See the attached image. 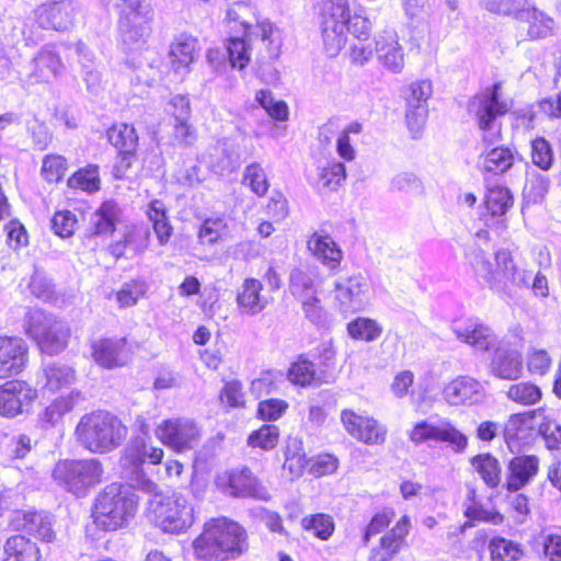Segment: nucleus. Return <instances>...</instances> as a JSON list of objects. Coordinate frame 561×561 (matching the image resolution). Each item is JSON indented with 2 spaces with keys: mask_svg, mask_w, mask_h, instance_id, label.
<instances>
[{
  "mask_svg": "<svg viewBox=\"0 0 561 561\" xmlns=\"http://www.w3.org/2000/svg\"><path fill=\"white\" fill-rule=\"evenodd\" d=\"M45 377L44 388L49 391H59L69 388L76 380L73 368L59 364H50L43 367Z\"/></svg>",
  "mask_w": 561,
  "mask_h": 561,
  "instance_id": "nucleus-52",
  "label": "nucleus"
},
{
  "mask_svg": "<svg viewBox=\"0 0 561 561\" xmlns=\"http://www.w3.org/2000/svg\"><path fill=\"white\" fill-rule=\"evenodd\" d=\"M501 90L502 83L495 82L473 94L468 102V112L483 133L482 140L486 145L502 139V124L499 119L511 111V102L501 98Z\"/></svg>",
  "mask_w": 561,
  "mask_h": 561,
  "instance_id": "nucleus-6",
  "label": "nucleus"
},
{
  "mask_svg": "<svg viewBox=\"0 0 561 561\" xmlns=\"http://www.w3.org/2000/svg\"><path fill=\"white\" fill-rule=\"evenodd\" d=\"M55 482L77 497H84L104 480V466L98 458L61 459L53 469Z\"/></svg>",
  "mask_w": 561,
  "mask_h": 561,
  "instance_id": "nucleus-8",
  "label": "nucleus"
},
{
  "mask_svg": "<svg viewBox=\"0 0 561 561\" xmlns=\"http://www.w3.org/2000/svg\"><path fill=\"white\" fill-rule=\"evenodd\" d=\"M191 547L197 561H234L249 551V533L238 520L216 516L203 523Z\"/></svg>",
  "mask_w": 561,
  "mask_h": 561,
  "instance_id": "nucleus-2",
  "label": "nucleus"
},
{
  "mask_svg": "<svg viewBox=\"0 0 561 561\" xmlns=\"http://www.w3.org/2000/svg\"><path fill=\"white\" fill-rule=\"evenodd\" d=\"M164 451L161 447H148L145 439H134L123 453L127 466L140 468L146 462L157 466L162 462Z\"/></svg>",
  "mask_w": 561,
  "mask_h": 561,
  "instance_id": "nucleus-37",
  "label": "nucleus"
},
{
  "mask_svg": "<svg viewBox=\"0 0 561 561\" xmlns=\"http://www.w3.org/2000/svg\"><path fill=\"white\" fill-rule=\"evenodd\" d=\"M279 439V426L272 423H264L256 430L250 432L247 437V444L252 449L270 451L278 446Z\"/></svg>",
  "mask_w": 561,
  "mask_h": 561,
  "instance_id": "nucleus-51",
  "label": "nucleus"
},
{
  "mask_svg": "<svg viewBox=\"0 0 561 561\" xmlns=\"http://www.w3.org/2000/svg\"><path fill=\"white\" fill-rule=\"evenodd\" d=\"M8 527L19 534L27 533L43 542H51L56 537L50 522L36 510H13Z\"/></svg>",
  "mask_w": 561,
  "mask_h": 561,
  "instance_id": "nucleus-24",
  "label": "nucleus"
},
{
  "mask_svg": "<svg viewBox=\"0 0 561 561\" xmlns=\"http://www.w3.org/2000/svg\"><path fill=\"white\" fill-rule=\"evenodd\" d=\"M78 393L70 392L55 398L47 404L37 416V421L43 428H53L60 424L66 414L75 409Z\"/></svg>",
  "mask_w": 561,
  "mask_h": 561,
  "instance_id": "nucleus-38",
  "label": "nucleus"
},
{
  "mask_svg": "<svg viewBox=\"0 0 561 561\" xmlns=\"http://www.w3.org/2000/svg\"><path fill=\"white\" fill-rule=\"evenodd\" d=\"M283 454V469L288 472L291 479H298L307 472L309 457L306 454L301 437L287 436Z\"/></svg>",
  "mask_w": 561,
  "mask_h": 561,
  "instance_id": "nucleus-34",
  "label": "nucleus"
},
{
  "mask_svg": "<svg viewBox=\"0 0 561 561\" xmlns=\"http://www.w3.org/2000/svg\"><path fill=\"white\" fill-rule=\"evenodd\" d=\"M24 330L38 350L48 355L64 351L70 336V330L62 321L37 309L26 313Z\"/></svg>",
  "mask_w": 561,
  "mask_h": 561,
  "instance_id": "nucleus-10",
  "label": "nucleus"
},
{
  "mask_svg": "<svg viewBox=\"0 0 561 561\" xmlns=\"http://www.w3.org/2000/svg\"><path fill=\"white\" fill-rule=\"evenodd\" d=\"M255 101L265 110L266 114L274 121L285 122L288 119L289 111L285 101H275L272 91L261 89L255 94Z\"/></svg>",
  "mask_w": 561,
  "mask_h": 561,
  "instance_id": "nucleus-60",
  "label": "nucleus"
},
{
  "mask_svg": "<svg viewBox=\"0 0 561 561\" xmlns=\"http://www.w3.org/2000/svg\"><path fill=\"white\" fill-rule=\"evenodd\" d=\"M2 561H43L41 548L24 534L9 536L3 543Z\"/></svg>",
  "mask_w": 561,
  "mask_h": 561,
  "instance_id": "nucleus-32",
  "label": "nucleus"
},
{
  "mask_svg": "<svg viewBox=\"0 0 561 561\" xmlns=\"http://www.w3.org/2000/svg\"><path fill=\"white\" fill-rule=\"evenodd\" d=\"M514 205V196L508 187L495 184L486 188L480 219L488 225L490 219L503 217Z\"/></svg>",
  "mask_w": 561,
  "mask_h": 561,
  "instance_id": "nucleus-30",
  "label": "nucleus"
},
{
  "mask_svg": "<svg viewBox=\"0 0 561 561\" xmlns=\"http://www.w3.org/2000/svg\"><path fill=\"white\" fill-rule=\"evenodd\" d=\"M242 184L257 197H264L270 188L267 174L260 162H252L244 168Z\"/></svg>",
  "mask_w": 561,
  "mask_h": 561,
  "instance_id": "nucleus-57",
  "label": "nucleus"
},
{
  "mask_svg": "<svg viewBox=\"0 0 561 561\" xmlns=\"http://www.w3.org/2000/svg\"><path fill=\"white\" fill-rule=\"evenodd\" d=\"M157 438L174 453L193 449L201 438L196 423L187 419H167L156 428Z\"/></svg>",
  "mask_w": 561,
  "mask_h": 561,
  "instance_id": "nucleus-17",
  "label": "nucleus"
},
{
  "mask_svg": "<svg viewBox=\"0 0 561 561\" xmlns=\"http://www.w3.org/2000/svg\"><path fill=\"white\" fill-rule=\"evenodd\" d=\"M495 265L486 264L485 274L489 282H497L506 285L507 283L518 286H526L525 276L517 278L518 268L514 262L512 252L507 249H501L494 255Z\"/></svg>",
  "mask_w": 561,
  "mask_h": 561,
  "instance_id": "nucleus-28",
  "label": "nucleus"
},
{
  "mask_svg": "<svg viewBox=\"0 0 561 561\" xmlns=\"http://www.w3.org/2000/svg\"><path fill=\"white\" fill-rule=\"evenodd\" d=\"M289 288L291 294L301 300L306 312H310L320 301L316 296L314 283L308 271L294 268L289 276Z\"/></svg>",
  "mask_w": 561,
  "mask_h": 561,
  "instance_id": "nucleus-39",
  "label": "nucleus"
},
{
  "mask_svg": "<svg viewBox=\"0 0 561 561\" xmlns=\"http://www.w3.org/2000/svg\"><path fill=\"white\" fill-rule=\"evenodd\" d=\"M367 284L362 275H352L334 285L335 299L341 306H353L363 302Z\"/></svg>",
  "mask_w": 561,
  "mask_h": 561,
  "instance_id": "nucleus-44",
  "label": "nucleus"
},
{
  "mask_svg": "<svg viewBox=\"0 0 561 561\" xmlns=\"http://www.w3.org/2000/svg\"><path fill=\"white\" fill-rule=\"evenodd\" d=\"M545 412L543 408L522 411L510 415L502 434L510 449L520 448L536 435V419Z\"/></svg>",
  "mask_w": 561,
  "mask_h": 561,
  "instance_id": "nucleus-23",
  "label": "nucleus"
},
{
  "mask_svg": "<svg viewBox=\"0 0 561 561\" xmlns=\"http://www.w3.org/2000/svg\"><path fill=\"white\" fill-rule=\"evenodd\" d=\"M153 519L164 533L181 534L193 523V508L184 499L169 496L154 506Z\"/></svg>",
  "mask_w": 561,
  "mask_h": 561,
  "instance_id": "nucleus-18",
  "label": "nucleus"
},
{
  "mask_svg": "<svg viewBox=\"0 0 561 561\" xmlns=\"http://www.w3.org/2000/svg\"><path fill=\"white\" fill-rule=\"evenodd\" d=\"M477 490L470 489L468 492L469 503L466 505L463 515L470 522H483L493 525H501L504 522V515L495 510H486L477 499Z\"/></svg>",
  "mask_w": 561,
  "mask_h": 561,
  "instance_id": "nucleus-53",
  "label": "nucleus"
},
{
  "mask_svg": "<svg viewBox=\"0 0 561 561\" xmlns=\"http://www.w3.org/2000/svg\"><path fill=\"white\" fill-rule=\"evenodd\" d=\"M301 529L313 538L328 541L336 529L334 517L328 513H312L304 516L300 520Z\"/></svg>",
  "mask_w": 561,
  "mask_h": 561,
  "instance_id": "nucleus-45",
  "label": "nucleus"
},
{
  "mask_svg": "<svg viewBox=\"0 0 561 561\" xmlns=\"http://www.w3.org/2000/svg\"><path fill=\"white\" fill-rule=\"evenodd\" d=\"M151 244L150 228L140 224H130L125 226L124 232L118 240L107 245V253L115 260L127 259L128 253L131 255L144 254Z\"/></svg>",
  "mask_w": 561,
  "mask_h": 561,
  "instance_id": "nucleus-22",
  "label": "nucleus"
},
{
  "mask_svg": "<svg viewBox=\"0 0 561 561\" xmlns=\"http://www.w3.org/2000/svg\"><path fill=\"white\" fill-rule=\"evenodd\" d=\"M137 496L121 483L107 484L95 497L91 516L94 525L104 531L125 527L138 511Z\"/></svg>",
  "mask_w": 561,
  "mask_h": 561,
  "instance_id": "nucleus-5",
  "label": "nucleus"
},
{
  "mask_svg": "<svg viewBox=\"0 0 561 561\" xmlns=\"http://www.w3.org/2000/svg\"><path fill=\"white\" fill-rule=\"evenodd\" d=\"M456 336L462 342L481 351L491 347L489 329L476 321H468L454 328Z\"/></svg>",
  "mask_w": 561,
  "mask_h": 561,
  "instance_id": "nucleus-48",
  "label": "nucleus"
},
{
  "mask_svg": "<svg viewBox=\"0 0 561 561\" xmlns=\"http://www.w3.org/2000/svg\"><path fill=\"white\" fill-rule=\"evenodd\" d=\"M491 561H519L525 556L522 543L502 536H494L488 543Z\"/></svg>",
  "mask_w": 561,
  "mask_h": 561,
  "instance_id": "nucleus-47",
  "label": "nucleus"
},
{
  "mask_svg": "<svg viewBox=\"0 0 561 561\" xmlns=\"http://www.w3.org/2000/svg\"><path fill=\"white\" fill-rule=\"evenodd\" d=\"M516 159L515 149L500 145L484 149L479 154L477 168L484 179H494L506 174L516 163Z\"/></svg>",
  "mask_w": 561,
  "mask_h": 561,
  "instance_id": "nucleus-25",
  "label": "nucleus"
},
{
  "mask_svg": "<svg viewBox=\"0 0 561 561\" xmlns=\"http://www.w3.org/2000/svg\"><path fill=\"white\" fill-rule=\"evenodd\" d=\"M345 164L331 159L319 169L318 185L329 192H335L346 180Z\"/></svg>",
  "mask_w": 561,
  "mask_h": 561,
  "instance_id": "nucleus-54",
  "label": "nucleus"
},
{
  "mask_svg": "<svg viewBox=\"0 0 561 561\" xmlns=\"http://www.w3.org/2000/svg\"><path fill=\"white\" fill-rule=\"evenodd\" d=\"M229 236V226L224 217H208L201 224L197 238L201 244L222 243Z\"/></svg>",
  "mask_w": 561,
  "mask_h": 561,
  "instance_id": "nucleus-49",
  "label": "nucleus"
},
{
  "mask_svg": "<svg viewBox=\"0 0 561 561\" xmlns=\"http://www.w3.org/2000/svg\"><path fill=\"white\" fill-rule=\"evenodd\" d=\"M198 50V39L192 35L182 34L171 43L169 57L173 70L188 69L194 62Z\"/></svg>",
  "mask_w": 561,
  "mask_h": 561,
  "instance_id": "nucleus-36",
  "label": "nucleus"
},
{
  "mask_svg": "<svg viewBox=\"0 0 561 561\" xmlns=\"http://www.w3.org/2000/svg\"><path fill=\"white\" fill-rule=\"evenodd\" d=\"M226 25L233 36L252 38L255 26L259 31V37L264 44V55L268 59H275L280 53V39L277 30L268 20H259L256 10L253 5L244 1L234 2L228 9L226 14Z\"/></svg>",
  "mask_w": 561,
  "mask_h": 561,
  "instance_id": "nucleus-7",
  "label": "nucleus"
},
{
  "mask_svg": "<svg viewBox=\"0 0 561 561\" xmlns=\"http://www.w3.org/2000/svg\"><path fill=\"white\" fill-rule=\"evenodd\" d=\"M317 10L323 50L335 57L351 35L348 57L353 65L363 66L377 53L378 39L373 37V24L362 5L352 14V0H319Z\"/></svg>",
  "mask_w": 561,
  "mask_h": 561,
  "instance_id": "nucleus-1",
  "label": "nucleus"
},
{
  "mask_svg": "<svg viewBox=\"0 0 561 561\" xmlns=\"http://www.w3.org/2000/svg\"><path fill=\"white\" fill-rule=\"evenodd\" d=\"M397 517V512L391 506H383L376 511L363 529L362 542L367 546L370 540L381 535L377 546L369 551L367 561H392L408 547V537L412 529L411 517L401 515L394 526L390 525Z\"/></svg>",
  "mask_w": 561,
  "mask_h": 561,
  "instance_id": "nucleus-3",
  "label": "nucleus"
},
{
  "mask_svg": "<svg viewBox=\"0 0 561 561\" xmlns=\"http://www.w3.org/2000/svg\"><path fill=\"white\" fill-rule=\"evenodd\" d=\"M377 59L387 70L399 73L404 67V53L396 36H381L378 39Z\"/></svg>",
  "mask_w": 561,
  "mask_h": 561,
  "instance_id": "nucleus-42",
  "label": "nucleus"
},
{
  "mask_svg": "<svg viewBox=\"0 0 561 561\" xmlns=\"http://www.w3.org/2000/svg\"><path fill=\"white\" fill-rule=\"evenodd\" d=\"M470 465L489 489H496L502 481V465L492 453H480L469 459Z\"/></svg>",
  "mask_w": 561,
  "mask_h": 561,
  "instance_id": "nucleus-40",
  "label": "nucleus"
},
{
  "mask_svg": "<svg viewBox=\"0 0 561 561\" xmlns=\"http://www.w3.org/2000/svg\"><path fill=\"white\" fill-rule=\"evenodd\" d=\"M38 398V389L28 380L7 379L0 385V416L15 419L31 413Z\"/></svg>",
  "mask_w": 561,
  "mask_h": 561,
  "instance_id": "nucleus-13",
  "label": "nucleus"
},
{
  "mask_svg": "<svg viewBox=\"0 0 561 561\" xmlns=\"http://www.w3.org/2000/svg\"><path fill=\"white\" fill-rule=\"evenodd\" d=\"M106 139L116 151L138 149L139 137L133 124L125 122L113 123L106 129Z\"/></svg>",
  "mask_w": 561,
  "mask_h": 561,
  "instance_id": "nucleus-46",
  "label": "nucleus"
},
{
  "mask_svg": "<svg viewBox=\"0 0 561 561\" xmlns=\"http://www.w3.org/2000/svg\"><path fill=\"white\" fill-rule=\"evenodd\" d=\"M69 169L68 160L65 156L49 153L44 156L41 167V175L48 184L60 183Z\"/></svg>",
  "mask_w": 561,
  "mask_h": 561,
  "instance_id": "nucleus-56",
  "label": "nucleus"
},
{
  "mask_svg": "<svg viewBox=\"0 0 561 561\" xmlns=\"http://www.w3.org/2000/svg\"><path fill=\"white\" fill-rule=\"evenodd\" d=\"M218 402L225 412L248 408V394L242 380L231 378L224 380L218 392Z\"/></svg>",
  "mask_w": 561,
  "mask_h": 561,
  "instance_id": "nucleus-43",
  "label": "nucleus"
},
{
  "mask_svg": "<svg viewBox=\"0 0 561 561\" xmlns=\"http://www.w3.org/2000/svg\"><path fill=\"white\" fill-rule=\"evenodd\" d=\"M135 354V345L127 336L104 335L90 343L92 360L103 369L125 367Z\"/></svg>",
  "mask_w": 561,
  "mask_h": 561,
  "instance_id": "nucleus-15",
  "label": "nucleus"
},
{
  "mask_svg": "<svg viewBox=\"0 0 561 561\" xmlns=\"http://www.w3.org/2000/svg\"><path fill=\"white\" fill-rule=\"evenodd\" d=\"M540 471V459L537 455H516L507 463L504 489L516 493L530 483Z\"/></svg>",
  "mask_w": 561,
  "mask_h": 561,
  "instance_id": "nucleus-26",
  "label": "nucleus"
},
{
  "mask_svg": "<svg viewBox=\"0 0 561 561\" xmlns=\"http://www.w3.org/2000/svg\"><path fill=\"white\" fill-rule=\"evenodd\" d=\"M288 408L289 404L284 399H264L257 403L255 416L265 423L276 422L286 413Z\"/></svg>",
  "mask_w": 561,
  "mask_h": 561,
  "instance_id": "nucleus-61",
  "label": "nucleus"
},
{
  "mask_svg": "<svg viewBox=\"0 0 561 561\" xmlns=\"http://www.w3.org/2000/svg\"><path fill=\"white\" fill-rule=\"evenodd\" d=\"M340 419L345 432L359 443L378 446L387 440V426L367 412L343 409Z\"/></svg>",
  "mask_w": 561,
  "mask_h": 561,
  "instance_id": "nucleus-16",
  "label": "nucleus"
},
{
  "mask_svg": "<svg viewBox=\"0 0 561 561\" xmlns=\"http://www.w3.org/2000/svg\"><path fill=\"white\" fill-rule=\"evenodd\" d=\"M245 38L247 37L230 36L226 44L230 66L239 70L245 69L251 60L250 46Z\"/></svg>",
  "mask_w": 561,
  "mask_h": 561,
  "instance_id": "nucleus-58",
  "label": "nucleus"
},
{
  "mask_svg": "<svg viewBox=\"0 0 561 561\" xmlns=\"http://www.w3.org/2000/svg\"><path fill=\"white\" fill-rule=\"evenodd\" d=\"M324 368H317L316 363L310 360L306 354H299L293 360L286 371L287 379L296 387L307 388L320 385L325 378Z\"/></svg>",
  "mask_w": 561,
  "mask_h": 561,
  "instance_id": "nucleus-29",
  "label": "nucleus"
},
{
  "mask_svg": "<svg viewBox=\"0 0 561 561\" xmlns=\"http://www.w3.org/2000/svg\"><path fill=\"white\" fill-rule=\"evenodd\" d=\"M118 28L125 44L145 45L152 34L153 10L146 0H121Z\"/></svg>",
  "mask_w": 561,
  "mask_h": 561,
  "instance_id": "nucleus-11",
  "label": "nucleus"
},
{
  "mask_svg": "<svg viewBox=\"0 0 561 561\" xmlns=\"http://www.w3.org/2000/svg\"><path fill=\"white\" fill-rule=\"evenodd\" d=\"M67 186L72 191H80L89 195L100 192L102 188L100 165L88 163L78 168L67 179Z\"/></svg>",
  "mask_w": 561,
  "mask_h": 561,
  "instance_id": "nucleus-41",
  "label": "nucleus"
},
{
  "mask_svg": "<svg viewBox=\"0 0 561 561\" xmlns=\"http://www.w3.org/2000/svg\"><path fill=\"white\" fill-rule=\"evenodd\" d=\"M32 14V22L25 27L23 35L27 42L36 43L42 38L41 31H70L76 24L78 8L73 0H46L36 5Z\"/></svg>",
  "mask_w": 561,
  "mask_h": 561,
  "instance_id": "nucleus-9",
  "label": "nucleus"
},
{
  "mask_svg": "<svg viewBox=\"0 0 561 561\" xmlns=\"http://www.w3.org/2000/svg\"><path fill=\"white\" fill-rule=\"evenodd\" d=\"M552 363V356L545 348H530L526 356V368L533 376H546Z\"/></svg>",
  "mask_w": 561,
  "mask_h": 561,
  "instance_id": "nucleus-63",
  "label": "nucleus"
},
{
  "mask_svg": "<svg viewBox=\"0 0 561 561\" xmlns=\"http://www.w3.org/2000/svg\"><path fill=\"white\" fill-rule=\"evenodd\" d=\"M506 397L519 405L528 407L541 401L542 391L538 385L531 381H520L508 387Z\"/></svg>",
  "mask_w": 561,
  "mask_h": 561,
  "instance_id": "nucleus-55",
  "label": "nucleus"
},
{
  "mask_svg": "<svg viewBox=\"0 0 561 561\" xmlns=\"http://www.w3.org/2000/svg\"><path fill=\"white\" fill-rule=\"evenodd\" d=\"M146 294V283L140 278H133L115 291L118 307L122 309L134 307Z\"/></svg>",
  "mask_w": 561,
  "mask_h": 561,
  "instance_id": "nucleus-59",
  "label": "nucleus"
},
{
  "mask_svg": "<svg viewBox=\"0 0 561 561\" xmlns=\"http://www.w3.org/2000/svg\"><path fill=\"white\" fill-rule=\"evenodd\" d=\"M263 280L266 284V290L262 282L255 277H245L236 296L238 308L248 314H257L262 312L270 301L265 293H276L282 286V278L272 264L268 265L263 274Z\"/></svg>",
  "mask_w": 561,
  "mask_h": 561,
  "instance_id": "nucleus-12",
  "label": "nucleus"
},
{
  "mask_svg": "<svg viewBox=\"0 0 561 561\" xmlns=\"http://www.w3.org/2000/svg\"><path fill=\"white\" fill-rule=\"evenodd\" d=\"M30 365V347L16 335H0V380L22 375Z\"/></svg>",
  "mask_w": 561,
  "mask_h": 561,
  "instance_id": "nucleus-19",
  "label": "nucleus"
},
{
  "mask_svg": "<svg viewBox=\"0 0 561 561\" xmlns=\"http://www.w3.org/2000/svg\"><path fill=\"white\" fill-rule=\"evenodd\" d=\"M145 215L151 224L159 245L169 244L174 234V227L165 203L159 198L151 199L145 209Z\"/></svg>",
  "mask_w": 561,
  "mask_h": 561,
  "instance_id": "nucleus-31",
  "label": "nucleus"
},
{
  "mask_svg": "<svg viewBox=\"0 0 561 561\" xmlns=\"http://www.w3.org/2000/svg\"><path fill=\"white\" fill-rule=\"evenodd\" d=\"M531 162L542 171H548L554 162V154L550 142L543 137L531 141Z\"/></svg>",
  "mask_w": 561,
  "mask_h": 561,
  "instance_id": "nucleus-62",
  "label": "nucleus"
},
{
  "mask_svg": "<svg viewBox=\"0 0 561 561\" xmlns=\"http://www.w3.org/2000/svg\"><path fill=\"white\" fill-rule=\"evenodd\" d=\"M75 435L85 450L104 455L123 445L128 435V427L111 412L96 410L80 417Z\"/></svg>",
  "mask_w": 561,
  "mask_h": 561,
  "instance_id": "nucleus-4",
  "label": "nucleus"
},
{
  "mask_svg": "<svg viewBox=\"0 0 561 561\" xmlns=\"http://www.w3.org/2000/svg\"><path fill=\"white\" fill-rule=\"evenodd\" d=\"M346 330L351 339L370 343L382 335L383 327L376 319L356 317L347 323Z\"/></svg>",
  "mask_w": 561,
  "mask_h": 561,
  "instance_id": "nucleus-50",
  "label": "nucleus"
},
{
  "mask_svg": "<svg viewBox=\"0 0 561 561\" xmlns=\"http://www.w3.org/2000/svg\"><path fill=\"white\" fill-rule=\"evenodd\" d=\"M308 251L332 272H337L344 259L343 251L332 237V225L323 222L306 241Z\"/></svg>",
  "mask_w": 561,
  "mask_h": 561,
  "instance_id": "nucleus-20",
  "label": "nucleus"
},
{
  "mask_svg": "<svg viewBox=\"0 0 561 561\" xmlns=\"http://www.w3.org/2000/svg\"><path fill=\"white\" fill-rule=\"evenodd\" d=\"M216 484L232 497H260L264 491L260 480L247 467L222 472L216 478Z\"/></svg>",
  "mask_w": 561,
  "mask_h": 561,
  "instance_id": "nucleus-21",
  "label": "nucleus"
},
{
  "mask_svg": "<svg viewBox=\"0 0 561 561\" xmlns=\"http://www.w3.org/2000/svg\"><path fill=\"white\" fill-rule=\"evenodd\" d=\"M410 442L421 445L426 442L445 444L455 454H462L469 445L468 436L449 421L433 424L426 420L417 421L408 433Z\"/></svg>",
  "mask_w": 561,
  "mask_h": 561,
  "instance_id": "nucleus-14",
  "label": "nucleus"
},
{
  "mask_svg": "<svg viewBox=\"0 0 561 561\" xmlns=\"http://www.w3.org/2000/svg\"><path fill=\"white\" fill-rule=\"evenodd\" d=\"M528 41H540L554 35L557 23L552 16L536 7L520 10L516 15Z\"/></svg>",
  "mask_w": 561,
  "mask_h": 561,
  "instance_id": "nucleus-27",
  "label": "nucleus"
},
{
  "mask_svg": "<svg viewBox=\"0 0 561 561\" xmlns=\"http://www.w3.org/2000/svg\"><path fill=\"white\" fill-rule=\"evenodd\" d=\"M119 222V209L115 202L105 201L94 211L87 236L89 238L110 237Z\"/></svg>",
  "mask_w": 561,
  "mask_h": 561,
  "instance_id": "nucleus-33",
  "label": "nucleus"
},
{
  "mask_svg": "<svg viewBox=\"0 0 561 561\" xmlns=\"http://www.w3.org/2000/svg\"><path fill=\"white\" fill-rule=\"evenodd\" d=\"M538 433L545 442L548 450L554 451L561 449V425L549 416H543L538 425Z\"/></svg>",
  "mask_w": 561,
  "mask_h": 561,
  "instance_id": "nucleus-64",
  "label": "nucleus"
},
{
  "mask_svg": "<svg viewBox=\"0 0 561 561\" xmlns=\"http://www.w3.org/2000/svg\"><path fill=\"white\" fill-rule=\"evenodd\" d=\"M522 354L516 350L497 351L491 362V373L499 379L517 380L523 375Z\"/></svg>",
  "mask_w": 561,
  "mask_h": 561,
  "instance_id": "nucleus-35",
  "label": "nucleus"
}]
</instances>
